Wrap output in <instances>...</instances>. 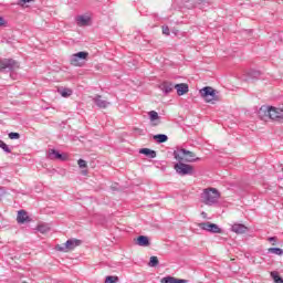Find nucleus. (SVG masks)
I'll list each match as a JSON object with an SVG mask.
<instances>
[{
	"label": "nucleus",
	"mask_w": 283,
	"mask_h": 283,
	"mask_svg": "<svg viewBox=\"0 0 283 283\" xmlns=\"http://www.w3.org/2000/svg\"><path fill=\"white\" fill-rule=\"evenodd\" d=\"M199 94L201 98L210 105H218V103H222V94H220V91L211 86H206L199 90Z\"/></svg>",
	"instance_id": "obj_1"
},
{
	"label": "nucleus",
	"mask_w": 283,
	"mask_h": 283,
	"mask_svg": "<svg viewBox=\"0 0 283 283\" xmlns=\"http://www.w3.org/2000/svg\"><path fill=\"white\" fill-rule=\"evenodd\" d=\"M172 156L175 160H182V163H198L200 160V158L196 156V153L185 148L174 150Z\"/></svg>",
	"instance_id": "obj_2"
},
{
	"label": "nucleus",
	"mask_w": 283,
	"mask_h": 283,
	"mask_svg": "<svg viewBox=\"0 0 283 283\" xmlns=\"http://www.w3.org/2000/svg\"><path fill=\"white\" fill-rule=\"evenodd\" d=\"M201 199L208 207H213L220 200V192L216 188L205 189Z\"/></svg>",
	"instance_id": "obj_3"
},
{
	"label": "nucleus",
	"mask_w": 283,
	"mask_h": 283,
	"mask_svg": "<svg viewBox=\"0 0 283 283\" xmlns=\"http://www.w3.org/2000/svg\"><path fill=\"white\" fill-rule=\"evenodd\" d=\"M174 169L178 176H193V174H196V168L182 160H177L174 165Z\"/></svg>",
	"instance_id": "obj_4"
},
{
	"label": "nucleus",
	"mask_w": 283,
	"mask_h": 283,
	"mask_svg": "<svg viewBox=\"0 0 283 283\" xmlns=\"http://www.w3.org/2000/svg\"><path fill=\"white\" fill-rule=\"evenodd\" d=\"M83 244V241L78 239H69L63 244H57L55 247V251H60L61 253H69V251H74L76 247H81Z\"/></svg>",
	"instance_id": "obj_5"
},
{
	"label": "nucleus",
	"mask_w": 283,
	"mask_h": 283,
	"mask_svg": "<svg viewBox=\"0 0 283 283\" xmlns=\"http://www.w3.org/2000/svg\"><path fill=\"white\" fill-rule=\"evenodd\" d=\"M199 229H202V231H208V233H222V229L219 224L211 223L209 221L201 222L198 224Z\"/></svg>",
	"instance_id": "obj_6"
},
{
	"label": "nucleus",
	"mask_w": 283,
	"mask_h": 283,
	"mask_svg": "<svg viewBox=\"0 0 283 283\" xmlns=\"http://www.w3.org/2000/svg\"><path fill=\"white\" fill-rule=\"evenodd\" d=\"M269 118L271 120H283V108L282 107H268Z\"/></svg>",
	"instance_id": "obj_7"
},
{
	"label": "nucleus",
	"mask_w": 283,
	"mask_h": 283,
	"mask_svg": "<svg viewBox=\"0 0 283 283\" xmlns=\"http://www.w3.org/2000/svg\"><path fill=\"white\" fill-rule=\"evenodd\" d=\"M14 67H19V65H17V61L12 59L0 60V72H3V70H14Z\"/></svg>",
	"instance_id": "obj_8"
},
{
	"label": "nucleus",
	"mask_w": 283,
	"mask_h": 283,
	"mask_svg": "<svg viewBox=\"0 0 283 283\" xmlns=\"http://www.w3.org/2000/svg\"><path fill=\"white\" fill-rule=\"evenodd\" d=\"M17 222L19 224H25V222H32V219L28 216V212L25 210H19L18 211V217H17Z\"/></svg>",
	"instance_id": "obj_9"
},
{
	"label": "nucleus",
	"mask_w": 283,
	"mask_h": 283,
	"mask_svg": "<svg viewBox=\"0 0 283 283\" xmlns=\"http://www.w3.org/2000/svg\"><path fill=\"white\" fill-rule=\"evenodd\" d=\"M175 90L177 91L178 96H185L189 92V84L180 83L175 85Z\"/></svg>",
	"instance_id": "obj_10"
},
{
	"label": "nucleus",
	"mask_w": 283,
	"mask_h": 283,
	"mask_svg": "<svg viewBox=\"0 0 283 283\" xmlns=\"http://www.w3.org/2000/svg\"><path fill=\"white\" fill-rule=\"evenodd\" d=\"M231 231H233V233L242 234L247 233V231H249V228H247V226L242 223H234L231 227Z\"/></svg>",
	"instance_id": "obj_11"
},
{
	"label": "nucleus",
	"mask_w": 283,
	"mask_h": 283,
	"mask_svg": "<svg viewBox=\"0 0 283 283\" xmlns=\"http://www.w3.org/2000/svg\"><path fill=\"white\" fill-rule=\"evenodd\" d=\"M49 158H51V160H65L63 154L59 153L56 149L49 150Z\"/></svg>",
	"instance_id": "obj_12"
},
{
	"label": "nucleus",
	"mask_w": 283,
	"mask_h": 283,
	"mask_svg": "<svg viewBox=\"0 0 283 283\" xmlns=\"http://www.w3.org/2000/svg\"><path fill=\"white\" fill-rule=\"evenodd\" d=\"M175 87L176 86H174V84L170 82H164L160 85V90L164 92V94H171V92H174Z\"/></svg>",
	"instance_id": "obj_13"
},
{
	"label": "nucleus",
	"mask_w": 283,
	"mask_h": 283,
	"mask_svg": "<svg viewBox=\"0 0 283 283\" xmlns=\"http://www.w3.org/2000/svg\"><path fill=\"white\" fill-rule=\"evenodd\" d=\"M136 244H138V247H149V244H151V242L149 241V237L139 235L136 240Z\"/></svg>",
	"instance_id": "obj_14"
},
{
	"label": "nucleus",
	"mask_w": 283,
	"mask_h": 283,
	"mask_svg": "<svg viewBox=\"0 0 283 283\" xmlns=\"http://www.w3.org/2000/svg\"><path fill=\"white\" fill-rule=\"evenodd\" d=\"M90 56V53L85 51L77 52L73 54V63H76V59H80V61H85Z\"/></svg>",
	"instance_id": "obj_15"
},
{
	"label": "nucleus",
	"mask_w": 283,
	"mask_h": 283,
	"mask_svg": "<svg viewBox=\"0 0 283 283\" xmlns=\"http://www.w3.org/2000/svg\"><path fill=\"white\" fill-rule=\"evenodd\" d=\"M139 154H143L144 156H147V158H156L157 154L156 150L149 149V148H142L139 150Z\"/></svg>",
	"instance_id": "obj_16"
},
{
	"label": "nucleus",
	"mask_w": 283,
	"mask_h": 283,
	"mask_svg": "<svg viewBox=\"0 0 283 283\" xmlns=\"http://www.w3.org/2000/svg\"><path fill=\"white\" fill-rule=\"evenodd\" d=\"M258 116L261 118V120H266V118H269V107L263 108L260 107L258 111Z\"/></svg>",
	"instance_id": "obj_17"
},
{
	"label": "nucleus",
	"mask_w": 283,
	"mask_h": 283,
	"mask_svg": "<svg viewBox=\"0 0 283 283\" xmlns=\"http://www.w3.org/2000/svg\"><path fill=\"white\" fill-rule=\"evenodd\" d=\"M95 105H97V107H107V105H109V102L103 99V96L97 95L95 97Z\"/></svg>",
	"instance_id": "obj_18"
},
{
	"label": "nucleus",
	"mask_w": 283,
	"mask_h": 283,
	"mask_svg": "<svg viewBox=\"0 0 283 283\" xmlns=\"http://www.w3.org/2000/svg\"><path fill=\"white\" fill-rule=\"evenodd\" d=\"M77 25H87L90 23V17L87 15H78L76 18Z\"/></svg>",
	"instance_id": "obj_19"
},
{
	"label": "nucleus",
	"mask_w": 283,
	"mask_h": 283,
	"mask_svg": "<svg viewBox=\"0 0 283 283\" xmlns=\"http://www.w3.org/2000/svg\"><path fill=\"white\" fill-rule=\"evenodd\" d=\"M154 140H156V143H158L159 145L163 143H167V140H169V137L165 134H158V135H154Z\"/></svg>",
	"instance_id": "obj_20"
},
{
	"label": "nucleus",
	"mask_w": 283,
	"mask_h": 283,
	"mask_svg": "<svg viewBox=\"0 0 283 283\" xmlns=\"http://www.w3.org/2000/svg\"><path fill=\"white\" fill-rule=\"evenodd\" d=\"M36 230L40 233H48V231H50V226L48 223H40L38 224Z\"/></svg>",
	"instance_id": "obj_21"
},
{
	"label": "nucleus",
	"mask_w": 283,
	"mask_h": 283,
	"mask_svg": "<svg viewBox=\"0 0 283 283\" xmlns=\"http://www.w3.org/2000/svg\"><path fill=\"white\" fill-rule=\"evenodd\" d=\"M59 94H61V96H63V98H67V96H72V90L61 88V90H59Z\"/></svg>",
	"instance_id": "obj_22"
},
{
	"label": "nucleus",
	"mask_w": 283,
	"mask_h": 283,
	"mask_svg": "<svg viewBox=\"0 0 283 283\" xmlns=\"http://www.w3.org/2000/svg\"><path fill=\"white\" fill-rule=\"evenodd\" d=\"M0 149H2L6 154H12V149H10V146H8V144H6L1 139H0Z\"/></svg>",
	"instance_id": "obj_23"
},
{
	"label": "nucleus",
	"mask_w": 283,
	"mask_h": 283,
	"mask_svg": "<svg viewBox=\"0 0 283 283\" xmlns=\"http://www.w3.org/2000/svg\"><path fill=\"white\" fill-rule=\"evenodd\" d=\"M261 74L262 73H260V71H255V70L248 72L249 78H260Z\"/></svg>",
	"instance_id": "obj_24"
},
{
	"label": "nucleus",
	"mask_w": 283,
	"mask_h": 283,
	"mask_svg": "<svg viewBox=\"0 0 283 283\" xmlns=\"http://www.w3.org/2000/svg\"><path fill=\"white\" fill-rule=\"evenodd\" d=\"M271 277L274 280L275 283H283L282 276L277 272H271Z\"/></svg>",
	"instance_id": "obj_25"
},
{
	"label": "nucleus",
	"mask_w": 283,
	"mask_h": 283,
	"mask_svg": "<svg viewBox=\"0 0 283 283\" xmlns=\"http://www.w3.org/2000/svg\"><path fill=\"white\" fill-rule=\"evenodd\" d=\"M269 253H274V255H283V250L281 248H270Z\"/></svg>",
	"instance_id": "obj_26"
},
{
	"label": "nucleus",
	"mask_w": 283,
	"mask_h": 283,
	"mask_svg": "<svg viewBox=\"0 0 283 283\" xmlns=\"http://www.w3.org/2000/svg\"><path fill=\"white\" fill-rule=\"evenodd\" d=\"M159 264L158 256H150L148 266L156 268Z\"/></svg>",
	"instance_id": "obj_27"
},
{
	"label": "nucleus",
	"mask_w": 283,
	"mask_h": 283,
	"mask_svg": "<svg viewBox=\"0 0 283 283\" xmlns=\"http://www.w3.org/2000/svg\"><path fill=\"white\" fill-rule=\"evenodd\" d=\"M70 63H71V65H74L75 67H81V60H80V57H76V62H74V54L71 55Z\"/></svg>",
	"instance_id": "obj_28"
},
{
	"label": "nucleus",
	"mask_w": 283,
	"mask_h": 283,
	"mask_svg": "<svg viewBox=\"0 0 283 283\" xmlns=\"http://www.w3.org/2000/svg\"><path fill=\"white\" fill-rule=\"evenodd\" d=\"M148 115H149V118H150L151 123H154V120H158V118H160V117L158 116V113H157L156 111H150V112L148 113Z\"/></svg>",
	"instance_id": "obj_29"
},
{
	"label": "nucleus",
	"mask_w": 283,
	"mask_h": 283,
	"mask_svg": "<svg viewBox=\"0 0 283 283\" xmlns=\"http://www.w3.org/2000/svg\"><path fill=\"white\" fill-rule=\"evenodd\" d=\"M161 283H175L176 282V277L174 276H166V277H163L160 280Z\"/></svg>",
	"instance_id": "obj_30"
},
{
	"label": "nucleus",
	"mask_w": 283,
	"mask_h": 283,
	"mask_svg": "<svg viewBox=\"0 0 283 283\" xmlns=\"http://www.w3.org/2000/svg\"><path fill=\"white\" fill-rule=\"evenodd\" d=\"M116 282H118V276L108 275L105 279V283H116Z\"/></svg>",
	"instance_id": "obj_31"
},
{
	"label": "nucleus",
	"mask_w": 283,
	"mask_h": 283,
	"mask_svg": "<svg viewBox=\"0 0 283 283\" xmlns=\"http://www.w3.org/2000/svg\"><path fill=\"white\" fill-rule=\"evenodd\" d=\"M10 140H19L21 138V135L19 133H9Z\"/></svg>",
	"instance_id": "obj_32"
},
{
	"label": "nucleus",
	"mask_w": 283,
	"mask_h": 283,
	"mask_svg": "<svg viewBox=\"0 0 283 283\" xmlns=\"http://www.w3.org/2000/svg\"><path fill=\"white\" fill-rule=\"evenodd\" d=\"M77 165L80 169H85L87 167V161H85L84 159H78Z\"/></svg>",
	"instance_id": "obj_33"
},
{
	"label": "nucleus",
	"mask_w": 283,
	"mask_h": 283,
	"mask_svg": "<svg viewBox=\"0 0 283 283\" xmlns=\"http://www.w3.org/2000/svg\"><path fill=\"white\" fill-rule=\"evenodd\" d=\"M34 0H19L18 6H24L25 3H31Z\"/></svg>",
	"instance_id": "obj_34"
},
{
	"label": "nucleus",
	"mask_w": 283,
	"mask_h": 283,
	"mask_svg": "<svg viewBox=\"0 0 283 283\" xmlns=\"http://www.w3.org/2000/svg\"><path fill=\"white\" fill-rule=\"evenodd\" d=\"M175 283H189V281L185 280V279H176L175 277Z\"/></svg>",
	"instance_id": "obj_35"
},
{
	"label": "nucleus",
	"mask_w": 283,
	"mask_h": 283,
	"mask_svg": "<svg viewBox=\"0 0 283 283\" xmlns=\"http://www.w3.org/2000/svg\"><path fill=\"white\" fill-rule=\"evenodd\" d=\"M163 34L169 36V27H163Z\"/></svg>",
	"instance_id": "obj_36"
},
{
	"label": "nucleus",
	"mask_w": 283,
	"mask_h": 283,
	"mask_svg": "<svg viewBox=\"0 0 283 283\" xmlns=\"http://www.w3.org/2000/svg\"><path fill=\"white\" fill-rule=\"evenodd\" d=\"M268 240H269V242H277V238L276 237H270Z\"/></svg>",
	"instance_id": "obj_37"
},
{
	"label": "nucleus",
	"mask_w": 283,
	"mask_h": 283,
	"mask_svg": "<svg viewBox=\"0 0 283 283\" xmlns=\"http://www.w3.org/2000/svg\"><path fill=\"white\" fill-rule=\"evenodd\" d=\"M0 25H6V19L0 17Z\"/></svg>",
	"instance_id": "obj_38"
},
{
	"label": "nucleus",
	"mask_w": 283,
	"mask_h": 283,
	"mask_svg": "<svg viewBox=\"0 0 283 283\" xmlns=\"http://www.w3.org/2000/svg\"><path fill=\"white\" fill-rule=\"evenodd\" d=\"M138 134H143V129H140V128H136L135 129Z\"/></svg>",
	"instance_id": "obj_39"
},
{
	"label": "nucleus",
	"mask_w": 283,
	"mask_h": 283,
	"mask_svg": "<svg viewBox=\"0 0 283 283\" xmlns=\"http://www.w3.org/2000/svg\"><path fill=\"white\" fill-rule=\"evenodd\" d=\"M262 107H273V105H262Z\"/></svg>",
	"instance_id": "obj_40"
},
{
	"label": "nucleus",
	"mask_w": 283,
	"mask_h": 283,
	"mask_svg": "<svg viewBox=\"0 0 283 283\" xmlns=\"http://www.w3.org/2000/svg\"><path fill=\"white\" fill-rule=\"evenodd\" d=\"M0 200H1V195H0Z\"/></svg>",
	"instance_id": "obj_41"
}]
</instances>
